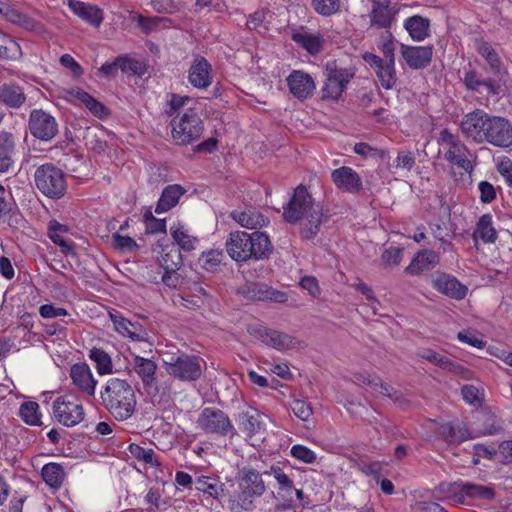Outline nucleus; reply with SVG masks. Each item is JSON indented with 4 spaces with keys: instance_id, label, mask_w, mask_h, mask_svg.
<instances>
[{
    "instance_id": "59",
    "label": "nucleus",
    "mask_w": 512,
    "mask_h": 512,
    "mask_svg": "<svg viewBox=\"0 0 512 512\" xmlns=\"http://www.w3.org/2000/svg\"><path fill=\"white\" fill-rule=\"evenodd\" d=\"M144 219L146 222L147 233L156 234V233H165L166 232L165 220L155 218L151 211H147L144 214Z\"/></svg>"
},
{
    "instance_id": "23",
    "label": "nucleus",
    "mask_w": 512,
    "mask_h": 512,
    "mask_svg": "<svg viewBox=\"0 0 512 512\" xmlns=\"http://www.w3.org/2000/svg\"><path fill=\"white\" fill-rule=\"evenodd\" d=\"M291 39L311 55H317L324 49L325 40L320 33H310L300 26L292 30Z\"/></svg>"
},
{
    "instance_id": "24",
    "label": "nucleus",
    "mask_w": 512,
    "mask_h": 512,
    "mask_svg": "<svg viewBox=\"0 0 512 512\" xmlns=\"http://www.w3.org/2000/svg\"><path fill=\"white\" fill-rule=\"evenodd\" d=\"M433 287L438 292L456 300L464 299L468 292V288L456 277L446 273L438 275L433 280Z\"/></svg>"
},
{
    "instance_id": "12",
    "label": "nucleus",
    "mask_w": 512,
    "mask_h": 512,
    "mask_svg": "<svg viewBox=\"0 0 512 512\" xmlns=\"http://www.w3.org/2000/svg\"><path fill=\"white\" fill-rule=\"evenodd\" d=\"M491 114L475 109L465 114L460 123L462 134L476 144L485 143Z\"/></svg>"
},
{
    "instance_id": "64",
    "label": "nucleus",
    "mask_w": 512,
    "mask_h": 512,
    "mask_svg": "<svg viewBox=\"0 0 512 512\" xmlns=\"http://www.w3.org/2000/svg\"><path fill=\"white\" fill-rule=\"evenodd\" d=\"M299 285L302 289L306 290L313 298H318L321 294L319 282L314 276H304L301 278Z\"/></svg>"
},
{
    "instance_id": "25",
    "label": "nucleus",
    "mask_w": 512,
    "mask_h": 512,
    "mask_svg": "<svg viewBox=\"0 0 512 512\" xmlns=\"http://www.w3.org/2000/svg\"><path fill=\"white\" fill-rule=\"evenodd\" d=\"M331 178L335 185L344 192L355 194L363 187L360 176L352 168L347 166L333 170Z\"/></svg>"
},
{
    "instance_id": "28",
    "label": "nucleus",
    "mask_w": 512,
    "mask_h": 512,
    "mask_svg": "<svg viewBox=\"0 0 512 512\" xmlns=\"http://www.w3.org/2000/svg\"><path fill=\"white\" fill-rule=\"evenodd\" d=\"M457 487L459 490L455 491V500L459 503H463L465 497L486 501H490L495 497V491L490 486L475 484L472 482H463L457 484Z\"/></svg>"
},
{
    "instance_id": "27",
    "label": "nucleus",
    "mask_w": 512,
    "mask_h": 512,
    "mask_svg": "<svg viewBox=\"0 0 512 512\" xmlns=\"http://www.w3.org/2000/svg\"><path fill=\"white\" fill-rule=\"evenodd\" d=\"M211 72L210 63L204 57H197L190 66L188 80L193 87L205 89L211 85Z\"/></svg>"
},
{
    "instance_id": "47",
    "label": "nucleus",
    "mask_w": 512,
    "mask_h": 512,
    "mask_svg": "<svg viewBox=\"0 0 512 512\" xmlns=\"http://www.w3.org/2000/svg\"><path fill=\"white\" fill-rule=\"evenodd\" d=\"M171 236L179 249L190 252L195 249L196 238L187 234L182 228H171Z\"/></svg>"
},
{
    "instance_id": "35",
    "label": "nucleus",
    "mask_w": 512,
    "mask_h": 512,
    "mask_svg": "<svg viewBox=\"0 0 512 512\" xmlns=\"http://www.w3.org/2000/svg\"><path fill=\"white\" fill-rule=\"evenodd\" d=\"M436 435L449 445L459 444L470 437L469 431L465 425H453L452 423L440 425L436 430Z\"/></svg>"
},
{
    "instance_id": "7",
    "label": "nucleus",
    "mask_w": 512,
    "mask_h": 512,
    "mask_svg": "<svg viewBox=\"0 0 512 512\" xmlns=\"http://www.w3.org/2000/svg\"><path fill=\"white\" fill-rule=\"evenodd\" d=\"M354 75L352 68L341 67L336 60L327 61L324 66L326 81L321 90L322 99L338 101Z\"/></svg>"
},
{
    "instance_id": "37",
    "label": "nucleus",
    "mask_w": 512,
    "mask_h": 512,
    "mask_svg": "<svg viewBox=\"0 0 512 512\" xmlns=\"http://www.w3.org/2000/svg\"><path fill=\"white\" fill-rule=\"evenodd\" d=\"M403 26L414 41L420 42L430 36V21L420 15L408 17Z\"/></svg>"
},
{
    "instance_id": "3",
    "label": "nucleus",
    "mask_w": 512,
    "mask_h": 512,
    "mask_svg": "<svg viewBox=\"0 0 512 512\" xmlns=\"http://www.w3.org/2000/svg\"><path fill=\"white\" fill-rule=\"evenodd\" d=\"M263 476V472L260 473L253 467H243L239 470L237 481L240 492L229 501L232 512H247L255 508V499L266 491Z\"/></svg>"
},
{
    "instance_id": "18",
    "label": "nucleus",
    "mask_w": 512,
    "mask_h": 512,
    "mask_svg": "<svg viewBox=\"0 0 512 512\" xmlns=\"http://www.w3.org/2000/svg\"><path fill=\"white\" fill-rule=\"evenodd\" d=\"M250 333L253 334L256 338L260 339L267 346L278 350L294 348L298 343L294 337L286 333L268 329L262 326L253 328L250 330Z\"/></svg>"
},
{
    "instance_id": "14",
    "label": "nucleus",
    "mask_w": 512,
    "mask_h": 512,
    "mask_svg": "<svg viewBox=\"0 0 512 512\" xmlns=\"http://www.w3.org/2000/svg\"><path fill=\"white\" fill-rule=\"evenodd\" d=\"M53 414L56 420L66 427L79 424L85 415L82 404L66 395L58 397L53 402Z\"/></svg>"
},
{
    "instance_id": "62",
    "label": "nucleus",
    "mask_w": 512,
    "mask_h": 512,
    "mask_svg": "<svg viewBox=\"0 0 512 512\" xmlns=\"http://www.w3.org/2000/svg\"><path fill=\"white\" fill-rule=\"evenodd\" d=\"M290 452L294 458L303 461L304 463L311 464L316 460V454L303 445H294Z\"/></svg>"
},
{
    "instance_id": "43",
    "label": "nucleus",
    "mask_w": 512,
    "mask_h": 512,
    "mask_svg": "<svg viewBox=\"0 0 512 512\" xmlns=\"http://www.w3.org/2000/svg\"><path fill=\"white\" fill-rule=\"evenodd\" d=\"M17 210L18 207L12 197V194L9 191H6L0 184V221H10V219L16 214Z\"/></svg>"
},
{
    "instance_id": "51",
    "label": "nucleus",
    "mask_w": 512,
    "mask_h": 512,
    "mask_svg": "<svg viewBox=\"0 0 512 512\" xmlns=\"http://www.w3.org/2000/svg\"><path fill=\"white\" fill-rule=\"evenodd\" d=\"M223 259V251L210 250L208 252H203L199 260L202 263V267L205 270L209 272H214L217 269V267L222 263Z\"/></svg>"
},
{
    "instance_id": "8",
    "label": "nucleus",
    "mask_w": 512,
    "mask_h": 512,
    "mask_svg": "<svg viewBox=\"0 0 512 512\" xmlns=\"http://www.w3.org/2000/svg\"><path fill=\"white\" fill-rule=\"evenodd\" d=\"M197 425L206 434L229 437L230 439L238 435L229 416L215 407L204 408L199 414Z\"/></svg>"
},
{
    "instance_id": "60",
    "label": "nucleus",
    "mask_w": 512,
    "mask_h": 512,
    "mask_svg": "<svg viewBox=\"0 0 512 512\" xmlns=\"http://www.w3.org/2000/svg\"><path fill=\"white\" fill-rule=\"evenodd\" d=\"M381 260L385 267H396L402 260V249L398 247H390L386 249L382 255Z\"/></svg>"
},
{
    "instance_id": "44",
    "label": "nucleus",
    "mask_w": 512,
    "mask_h": 512,
    "mask_svg": "<svg viewBox=\"0 0 512 512\" xmlns=\"http://www.w3.org/2000/svg\"><path fill=\"white\" fill-rule=\"evenodd\" d=\"M19 416L28 425H41V414L39 413V405L34 401L22 403L19 409Z\"/></svg>"
},
{
    "instance_id": "34",
    "label": "nucleus",
    "mask_w": 512,
    "mask_h": 512,
    "mask_svg": "<svg viewBox=\"0 0 512 512\" xmlns=\"http://www.w3.org/2000/svg\"><path fill=\"white\" fill-rule=\"evenodd\" d=\"M157 368V364L151 359L138 355L134 357L133 369L146 388L156 385Z\"/></svg>"
},
{
    "instance_id": "33",
    "label": "nucleus",
    "mask_w": 512,
    "mask_h": 512,
    "mask_svg": "<svg viewBox=\"0 0 512 512\" xmlns=\"http://www.w3.org/2000/svg\"><path fill=\"white\" fill-rule=\"evenodd\" d=\"M70 10L85 22L99 26L103 21V12L94 5L79 1L68 0Z\"/></svg>"
},
{
    "instance_id": "30",
    "label": "nucleus",
    "mask_w": 512,
    "mask_h": 512,
    "mask_svg": "<svg viewBox=\"0 0 512 512\" xmlns=\"http://www.w3.org/2000/svg\"><path fill=\"white\" fill-rule=\"evenodd\" d=\"M260 418V413L251 407L238 413L237 421L239 428L247 438L251 439L264 430Z\"/></svg>"
},
{
    "instance_id": "36",
    "label": "nucleus",
    "mask_w": 512,
    "mask_h": 512,
    "mask_svg": "<svg viewBox=\"0 0 512 512\" xmlns=\"http://www.w3.org/2000/svg\"><path fill=\"white\" fill-rule=\"evenodd\" d=\"M231 217L247 229H260L269 223V219L254 208L244 211H233Z\"/></svg>"
},
{
    "instance_id": "39",
    "label": "nucleus",
    "mask_w": 512,
    "mask_h": 512,
    "mask_svg": "<svg viewBox=\"0 0 512 512\" xmlns=\"http://www.w3.org/2000/svg\"><path fill=\"white\" fill-rule=\"evenodd\" d=\"M481 239L484 243H495L497 240V231L493 226L491 214H483L473 232V240L476 242Z\"/></svg>"
},
{
    "instance_id": "58",
    "label": "nucleus",
    "mask_w": 512,
    "mask_h": 512,
    "mask_svg": "<svg viewBox=\"0 0 512 512\" xmlns=\"http://www.w3.org/2000/svg\"><path fill=\"white\" fill-rule=\"evenodd\" d=\"M83 104L94 116L100 119L106 118L109 115L108 108L92 95H89Z\"/></svg>"
},
{
    "instance_id": "48",
    "label": "nucleus",
    "mask_w": 512,
    "mask_h": 512,
    "mask_svg": "<svg viewBox=\"0 0 512 512\" xmlns=\"http://www.w3.org/2000/svg\"><path fill=\"white\" fill-rule=\"evenodd\" d=\"M117 64L123 73L142 76L146 72L145 66L141 62L127 56L117 57Z\"/></svg>"
},
{
    "instance_id": "57",
    "label": "nucleus",
    "mask_w": 512,
    "mask_h": 512,
    "mask_svg": "<svg viewBox=\"0 0 512 512\" xmlns=\"http://www.w3.org/2000/svg\"><path fill=\"white\" fill-rule=\"evenodd\" d=\"M112 239L114 241L115 248H117L120 251L132 252L133 250L138 248V244L133 238L129 236H123L119 232L113 233Z\"/></svg>"
},
{
    "instance_id": "49",
    "label": "nucleus",
    "mask_w": 512,
    "mask_h": 512,
    "mask_svg": "<svg viewBox=\"0 0 512 512\" xmlns=\"http://www.w3.org/2000/svg\"><path fill=\"white\" fill-rule=\"evenodd\" d=\"M130 454L137 459L150 466H159L160 462L155 458V453L152 449H145L138 444L132 443L129 445Z\"/></svg>"
},
{
    "instance_id": "63",
    "label": "nucleus",
    "mask_w": 512,
    "mask_h": 512,
    "mask_svg": "<svg viewBox=\"0 0 512 512\" xmlns=\"http://www.w3.org/2000/svg\"><path fill=\"white\" fill-rule=\"evenodd\" d=\"M163 21H167V19L158 17V16H152V17H146L143 15L137 16L138 26L146 34L150 33L152 30H154Z\"/></svg>"
},
{
    "instance_id": "10",
    "label": "nucleus",
    "mask_w": 512,
    "mask_h": 512,
    "mask_svg": "<svg viewBox=\"0 0 512 512\" xmlns=\"http://www.w3.org/2000/svg\"><path fill=\"white\" fill-rule=\"evenodd\" d=\"M320 202H316L304 185L295 188L289 202L283 207V218L290 224H297Z\"/></svg>"
},
{
    "instance_id": "26",
    "label": "nucleus",
    "mask_w": 512,
    "mask_h": 512,
    "mask_svg": "<svg viewBox=\"0 0 512 512\" xmlns=\"http://www.w3.org/2000/svg\"><path fill=\"white\" fill-rule=\"evenodd\" d=\"M16 139L8 131H0V173L12 172L15 166Z\"/></svg>"
},
{
    "instance_id": "46",
    "label": "nucleus",
    "mask_w": 512,
    "mask_h": 512,
    "mask_svg": "<svg viewBox=\"0 0 512 512\" xmlns=\"http://www.w3.org/2000/svg\"><path fill=\"white\" fill-rule=\"evenodd\" d=\"M224 485L219 483L216 478L208 476H200L196 480V489L200 492L206 493L209 496L218 498L220 491H224Z\"/></svg>"
},
{
    "instance_id": "55",
    "label": "nucleus",
    "mask_w": 512,
    "mask_h": 512,
    "mask_svg": "<svg viewBox=\"0 0 512 512\" xmlns=\"http://www.w3.org/2000/svg\"><path fill=\"white\" fill-rule=\"evenodd\" d=\"M290 408L294 415L302 421H307L313 414L312 407L304 400H293Z\"/></svg>"
},
{
    "instance_id": "6",
    "label": "nucleus",
    "mask_w": 512,
    "mask_h": 512,
    "mask_svg": "<svg viewBox=\"0 0 512 512\" xmlns=\"http://www.w3.org/2000/svg\"><path fill=\"white\" fill-rule=\"evenodd\" d=\"M36 188L47 198L58 200L67 192V179L64 171L53 163H45L34 172Z\"/></svg>"
},
{
    "instance_id": "13",
    "label": "nucleus",
    "mask_w": 512,
    "mask_h": 512,
    "mask_svg": "<svg viewBox=\"0 0 512 512\" xmlns=\"http://www.w3.org/2000/svg\"><path fill=\"white\" fill-rule=\"evenodd\" d=\"M28 128L31 135L41 141H50L58 133L56 119L43 109H33L30 112Z\"/></svg>"
},
{
    "instance_id": "38",
    "label": "nucleus",
    "mask_w": 512,
    "mask_h": 512,
    "mask_svg": "<svg viewBox=\"0 0 512 512\" xmlns=\"http://www.w3.org/2000/svg\"><path fill=\"white\" fill-rule=\"evenodd\" d=\"M184 193V188L178 184L168 185L165 187L157 202L155 213L161 214L169 211L171 208L177 205L180 197Z\"/></svg>"
},
{
    "instance_id": "31",
    "label": "nucleus",
    "mask_w": 512,
    "mask_h": 512,
    "mask_svg": "<svg viewBox=\"0 0 512 512\" xmlns=\"http://www.w3.org/2000/svg\"><path fill=\"white\" fill-rule=\"evenodd\" d=\"M27 100L24 89L13 82L0 85V103L11 109L21 108Z\"/></svg>"
},
{
    "instance_id": "32",
    "label": "nucleus",
    "mask_w": 512,
    "mask_h": 512,
    "mask_svg": "<svg viewBox=\"0 0 512 512\" xmlns=\"http://www.w3.org/2000/svg\"><path fill=\"white\" fill-rule=\"evenodd\" d=\"M440 261L439 255L432 250H422L416 254L406 267L405 273L419 275L424 271L433 269Z\"/></svg>"
},
{
    "instance_id": "16",
    "label": "nucleus",
    "mask_w": 512,
    "mask_h": 512,
    "mask_svg": "<svg viewBox=\"0 0 512 512\" xmlns=\"http://www.w3.org/2000/svg\"><path fill=\"white\" fill-rule=\"evenodd\" d=\"M363 60L374 70L380 85L384 89L394 88L397 82L395 63L386 62L382 57L370 52L363 55Z\"/></svg>"
},
{
    "instance_id": "5",
    "label": "nucleus",
    "mask_w": 512,
    "mask_h": 512,
    "mask_svg": "<svg viewBox=\"0 0 512 512\" xmlns=\"http://www.w3.org/2000/svg\"><path fill=\"white\" fill-rule=\"evenodd\" d=\"M166 372L182 382H194L202 376L203 359L200 356L179 353H164L163 359Z\"/></svg>"
},
{
    "instance_id": "29",
    "label": "nucleus",
    "mask_w": 512,
    "mask_h": 512,
    "mask_svg": "<svg viewBox=\"0 0 512 512\" xmlns=\"http://www.w3.org/2000/svg\"><path fill=\"white\" fill-rule=\"evenodd\" d=\"M110 318L117 332L133 341H145L147 333L139 323H132L119 313H110Z\"/></svg>"
},
{
    "instance_id": "20",
    "label": "nucleus",
    "mask_w": 512,
    "mask_h": 512,
    "mask_svg": "<svg viewBox=\"0 0 512 512\" xmlns=\"http://www.w3.org/2000/svg\"><path fill=\"white\" fill-rule=\"evenodd\" d=\"M286 81L290 93L301 101L311 97L316 88L313 78L301 70L292 71Z\"/></svg>"
},
{
    "instance_id": "56",
    "label": "nucleus",
    "mask_w": 512,
    "mask_h": 512,
    "mask_svg": "<svg viewBox=\"0 0 512 512\" xmlns=\"http://www.w3.org/2000/svg\"><path fill=\"white\" fill-rule=\"evenodd\" d=\"M264 475L273 476L278 484V488L290 487L293 484L292 479L278 465H272L268 470L263 471Z\"/></svg>"
},
{
    "instance_id": "19",
    "label": "nucleus",
    "mask_w": 512,
    "mask_h": 512,
    "mask_svg": "<svg viewBox=\"0 0 512 512\" xmlns=\"http://www.w3.org/2000/svg\"><path fill=\"white\" fill-rule=\"evenodd\" d=\"M463 83L467 90L488 95H498L501 92V84L493 78H484L475 69L464 71Z\"/></svg>"
},
{
    "instance_id": "41",
    "label": "nucleus",
    "mask_w": 512,
    "mask_h": 512,
    "mask_svg": "<svg viewBox=\"0 0 512 512\" xmlns=\"http://www.w3.org/2000/svg\"><path fill=\"white\" fill-rule=\"evenodd\" d=\"M159 262L164 270H179L183 263L179 247L175 244L166 245L162 249Z\"/></svg>"
},
{
    "instance_id": "2",
    "label": "nucleus",
    "mask_w": 512,
    "mask_h": 512,
    "mask_svg": "<svg viewBox=\"0 0 512 512\" xmlns=\"http://www.w3.org/2000/svg\"><path fill=\"white\" fill-rule=\"evenodd\" d=\"M225 246L228 255L236 262L263 260L268 258L273 250L268 235L260 231L231 232Z\"/></svg>"
},
{
    "instance_id": "21",
    "label": "nucleus",
    "mask_w": 512,
    "mask_h": 512,
    "mask_svg": "<svg viewBox=\"0 0 512 512\" xmlns=\"http://www.w3.org/2000/svg\"><path fill=\"white\" fill-rule=\"evenodd\" d=\"M401 55L411 69H425L432 61L433 46H408L401 44Z\"/></svg>"
},
{
    "instance_id": "15",
    "label": "nucleus",
    "mask_w": 512,
    "mask_h": 512,
    "mask_svg": "<svg viewBox=\"0 0 512 512\" xmlns=\"http://www.w3.org/2000/svg\"><path fill=\"white\" fill-rule=\"evenodd\" d=\"M485 143L507 149L512 147V123L505 117L491 115Z\"/></svg>"
},
{
    "instance_id": "22",
    "label": "nucleus",
    "mask_w": 512,
    "mask_h": 512,
    "mask_svg": "<svg viewBox=\"0 0 512 512\" xmlns=\"http://www.w3.org/2000/svg\"><path fill=\"white\" fill-rule=\"evenodd\" d=\"M73 385L83 394L93 396L97 381L94 379L90 367L86 363H76L70 369Z\"/></svg>"
},
{
    "instance_id": "45",
    "label": "nucleus",
    "mask_w": 512,
    "mask_h": 512,
    "mask_svg": "<svg viewBox=\"0 0 512 512\" xmlns=\"http://www.w3.org/2000/svg\"><path fill=\"white\" fill-rule=\"evenodd\" d=\"M89 358L95 362L97 372L100 375L109 374L112 372V360L107 352L100 348H92L89 351Z\"/></svg>"
},
{
    "instance_id": "4",
    "label": "nucleus",
    "mask_w": 512,
    "mask_h": 512,
    "mask_svg": "<svg viewBox=\"0 0 512 512\" xmlns=\"http://www.w3.org/2000/svg\"><path fill=\"white\" fill-rule=\"evenodd\" d=\"M170 126L171 138L178 146L192 144L202 136L204 131V122L193 108L178 113L172 118Z\"/></svg>"
},
{
    "instance_id": "50",
    "label": "nucleus",
    "mask_w": 512,
    "mask_h": 512,
    "mask_svg": "<svg viewBox=\"0 0 512 512\" xmlns=\"http://www.w3.org/2000/svg\"><path fill=\"white\" fill-rule=\"evenodd\" d=\"M19 50V45L11 37L0 31V59H12Z\"/></svg>"
},
{
    "instance_id": "9",
    "label": "nucleus",
    "mask_w": 512,
    "mask_h": 512,
    "mask_svg": "<svg viewBox=\"0 0 512 512\" xmlns=\"http://www.w3.org/2000/svg\"><path fill=\"white\" fill-rule=\"evenodd\" d=\"M438 142L444 146V159L452 166L463 169L465 172L471 173L474 165L469 160V150L467 146L448 129L440 132Z\"/></svg>"
},
{
    "instance_id": "1",
    "label": "nucleus",
    "mask_w": 512,
    "mask_h": 512,
    "mask_svg": "<svg viewBox=\"0 0 512 512\" xmlns=\"http://www.w3.org/2000/svg\"><path fill=\"white\" fill-rule=\"evenodd\" d=\"M100 398L103 407L117 421L127 420L135 412L137 399L127 380L109 378L101 388Z\"/></svg>"
},
{
    "instance_id": "11",
    "label": "nucleus",
    "mask_w": 512,
    "mask_h": 512,
    "mask_svg": "<svg viewBox=\"0 0 512 512\" xmlns=\"http://www.w3.org/2000/svg\"><path fill=\"white\" fill-rule=\"evenodd\" d=\"M400 9L401 5L393 0H371L368 13L370 27L390 32L397 21Z\"/></svg>"
},
{
    "instance_id": "52",
    "label": "nucleus",
    "mask_w": 512,
    "mask_h": 512,
    "mask_svg": "<svg viewBox=\"0 0 512 512\" xmlns=\"http://www.w3.org/2000/svg\"><path fill=\"white\" fill-rule=\"evenodd\" d=\"M313 9L322 16H331L341 7V0H312Z\"/></svg>"
},
{
    "instance_id": "53",
    "label": "nucleus",
    "mask_w": 512,
    "mask_h": 512,
    "mask_svg": "<svg viewBox=\"0 0 512 512\" xmlns=\"http://www.w3.org/2000/svg\"><path fill=\"white\" fill-rule=\"evenodd\" d=\"M49 237L52 242L62 248H70L67 241L61 236V233H65L68 231L67 226L57 222L56 220H52L48 224Z\"/></svg>"
},
{
    "instance_id": "61",
    "label": "nucleus",
    "mask_w": 512,
    "mask_h": 512,
    "mask_svg": "<svg viewBox=\"0 0 512 512\" xmlns=\"http://www.w3.org/2000/svg\"><path fill=\"white\" fill-rule=\"evenodd\" d=\"M294 484H291L290 487H282L278 488V495L282 499V503L277 506L280 510H288L293 508L294 506Z\"/></svg>"
},
{
    "instance_id": "42",
    "label": "nucleus",
    "mask_w": 512,
    "mask_h": 512,
    "mask_svg": "<svg viewBox=\"0 0 512 512\" xmlns=\"http://www.w3.org/2000/svg\"><path fill=\"white\" fill-rule=\"evenodd\" d=\"M476 50L486 60L492 72L498 74L502 67V61L491 44L484 40H477Z\"/></svg>"
},
{
    "instance_id": "17",
    "label": "nucleus",
    "mask_w": 512,
    "mask_h": 512,
    "mask_svg": "<svg viewBox=\"0 0 512 512\" xmlns=\"http://www.w3.org/2000/svg\"><path fill=\"white\" fill-rule=\"evenodd\" d=\"M329 220V215L320 203L300 220V237L304 240H314L321 231L322 226Z\"/></svg>"
},
{
    "instance_id": "40",
    "label": "nucleus",
    "mask_w": 512,
    "mask_h": 512,
    "mask_svg": "<svg viewBox=\"0 0 512 512\" xmlns=\"http://www.w3.org/2000/svg\"><path fill=\"white\" fill-rule=\"evenodd\" d=\"M43 481L52 489H59L66 478L64 467L59 463L45 464L41 470Z\"/></svg>"
},
{
    "instance_id": "54",
    "label": "nucleus",
    "mask_w": 512,
    "mask_h": 512,
    "mask_svg": "<svg viewBox=\"0 0 512 512\" xmlns=\"http://www.w3.org/2000/svg\"><path fill=\"white\" fill-rule=\"evenodd\" d=\"M353 151L362 156L363 158H380L383 159L385 157V151L382 149H378L372 147L368 143L360 142L354 145Z\"/></svg>"
}]
</instances>
